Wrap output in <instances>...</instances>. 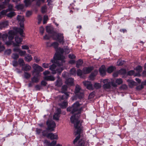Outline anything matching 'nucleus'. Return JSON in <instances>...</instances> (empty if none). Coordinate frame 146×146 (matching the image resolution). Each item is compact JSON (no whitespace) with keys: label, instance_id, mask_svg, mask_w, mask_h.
Returning a JSON list of instances; mask_svg holds the SVG:
<instances>
[{"label":"nucleus","instance_id":"nucleus-1","mask_svg":"<svg viewBox=\"0 0 146 146\" xmlns=\"http://www.w3.org/2000/svg\"><path fill=\"white\" fill-rule=\"evenodd\" d=\"M80 106L79 102L77 101L74 103L71 106H69L67 108V111L71 112L72 114H73L76 111H78L77 113L74 114L71 116L70 119L71 122L74 124V127L75 129H77L75 135L78 134L80 135L81 129L80 127V125H79L80 121L78 120V118L76 117V115H80L81 113V111L82 109V107L79 108Z\"/></svg>","mask_w":146,"mask_h":146},{"label":"nucleus","instance_id":"nucleus-2","mask_svg":"<svg viewBox=\"0 0 146 146\" xmlns=\"http://www.w3.org/2000/svg\"><path fill=\"white\" fill-rule=\"evenodd\" d=\"M64 59V55H54L53 59L51 60V62L53 64L50 66L49 68V69L52 71V74H56L55 69L56 66L54 63L56 64L58 66H62L65 62Z\"/></svg>","mask_w":146,"mask_h":146},{"label":"nucleus","instance_id":"nucleus-3","mask_svg":"<svg viewBox=\"0 0 146 146\" xmlns=\"http://www.w3.org/2000/svg\"><path fill=\"white\" fill-rule=\"evenodd\" d=\"M15 33H17L14 30H11L9 32V41L6 42V44L7 45L12 44L14 46H19V44L22 42V39L18 36H16L15 38V40L16 43H15L13 41H11V40L13 39L14 35L15 34Z\"/></svg>","mask_w":146,"mask_h":146},{"label":"nucleus","instance_id":"nucleus-4","mask_svg":"<svg viewBox=\"0 0 146 146\" xmlns=\"http://www.w3.org/2000/svg\"><path fill=\"white\" fill-rule=\"evenodd\" d=\"M17 20L18 21L20 28L15 27L13 30L17 33H19L22 37L24 36V22L25 21L24 18L23 16L18 15L17 17Z\"/></svg>","mask_w":146,"mask_h":146},{"label":"nucleus","instance_id":"nucleus-5","mask_svg":"<svg viewBox=\"0 0 146 146\" xmlns=\"http://www.w3.org/2000/svg\"><path fill=\"white\" fill-rule=\"evenodd\" d=\"M52 38L54 40H58L60 43L62 42L63 43L64 42L63 34L54 33L52 36Z\"/></svg>","mask_w":146,"mask_h":146},{"label":"nucleus","instance_id":"nucleus-6","mask_svg":"<svg viewBox=\"0 0 146 146\" xmlns=\"http://www.w3.org/2000/svg\"><path fill=\"white\" fill-rule=\"evenodd\" d=\"M46 125L47 127L46 129L47 131H52L54 130V128L56 127V124L54 121H48L46 122Z\"/></svg>","mask_w":146,"mask_h":146},{"label":"nucleus","instance_id":"nucleus-7","mask_svg":"<svg viewBox=\"0 0 146 146\" xmlns=\"http://www.w3.org/2000/svg\"><path fill=\"white\" fill-rule=\"evenodd\" d=\"M12 64L13 66L16 67L18 65L22 67L24 65L25 62L24 60L21 58H19L17 61V60H13L12 61Z\"/></svg>","mask_w":146,"mask_h":146},{"label":"nucleus","instance_id":"nucleus-8","mask_svg":"<svg viewBox=\"0 0 146 146\" xmlns=\"http://www.w3.org/2000/svg\"><path fill=\"white\" fill-rule=\"evenodd\" d=\"M33 68L35 70L34 72H37L38 74L39 72L43 71V69L41 66L36 64H34Z\"/></svg>","mask_w":146,"mask_h":146},{"label":"nucleus","instance_id":"nucleus-9","mask_svg":"<svg viewBox=\"0 0 146 146\" xmlns=\"http://www.w3.org/2000/svg\"><path fill=\"white\" fill-rule=\"evenodd\" d=\"M94 68L93 66L84 67L82 69L83 73L84 74H89L93 70Z\"/></svg>","mask_w":146,"mask_h":146},{"label":"nucleus","instance_id":"nucleus-10","mask_svg":"<svg viewBox=\"0 0 146 146\" xmlns=\"http://www.w3.org/2000/svg\"><path fill=\"white\" fill-rule=\"evenodd\" d=\"M83 84L84 86L86 87V88L89 90H93V85L91 82L88 81H85L83 82Z\"/></svg>","mask_w":146,"mask_h":146},{"label":"nucleus","instance_id":"nucleus-11","mask_svg":"<svg viewBox=\"0 0 146 146\" xmlns=\"http://www.w3.org/2000/svg\"><path fill=\"white\" fill-rule=\"evenodd\" d=\"M47 138L52 140L58 139V138L57 135L56 133H49L48 134Z\"/></svg>","mask_w":146,"mask_h":146},{"label":"nucleus","instance_id":"nucleus-12","mask_svg":"<svg viewBox=\"0 0 146 146\" xmlns=\"http://www.w3.org/2000/svg\"><path fill=\"white\" fill-rule=\"evenodd\" d=\"M99 72L101 75L105 76L106 75V68L105 66L104 65L102 66L99 69Z\"/></svg>","mask_w":146,"mask_h":146},{"label":"nucleus","instance_id":"nucleus-13","mask_svg":"<svg viewBox=\"0 0 146 146\" xmlns=\"http://www.w3.org/2000/svg\"><path fill=\"white\" fill-rule=\"evenodd\" d=\"M9 25V22L7 21L0 22V29H2L7 27Z\"/></svg>","mask_w":146,"mask_h":146},{"label":"nucleus","instance_id":"nucleus-14","mask_svg":"<svg viewBox=\"0 0 146 146\" xmlns=\"http://www.w3.org/2000/svg\"><path fill=\"white\" fill-rule=\"evenodd\" d=\"M13 51L14 52L19 54L20 55H25L26 53L25 51H22L18 48H14L13 49Z\"/></svg>","mask_w":146,"mask_h":146},{"label":"nucleus","instance_id":"nucleus-15","mask_svg":"<svg viewBox=\"0 0 146 146\" xmlns=\"http://www.w3.org/2000/svg\"><path fill=\"white\" fill-rule=\"evenodd\" d=\"M74 79L72 78L66 79L65 81L66 84L68 86H72L74 84Z\"/></svg>","mask_w":146,"mask_h":146},{"label":"nucleus","instance_id":"nucleus-16","mask_svg":"<svg viewBox=\"0 0 146 146\" xmlns=\"http://www.w3.org/2000/svg\"><path fill=\"white\" fill-rule=\"evenodd\" d=\"M31 66L27 64H25L22 67V70L26 72L29 71L31 70Z\"/></svg>","mask_w":146,"mask_h":146},{"label":"nucleus","instance_id":"nucleus-17","mask_svg":"<svg viewBox=\"0 0 146 146\" xmlns=\"http://www.w3.org/2000/svg\"><path fill=\"white\" fill-rule=\"evenodd\" d=\"M98 71L96 70H95L90 74L89 76V78L90 80H94V77L96 76L97 73Z\"/></svg>","mask_w":146,"mask_h":146},{"label":"nucleus","instance_id":"nucleus-18","mask_svg":"<svg viewBox=\"0 0 146 146\" xmlns=\"http://www.w3.org/2000/svg\"><path fill=\"white\" fill-rule=\"evenodd\" d=\"M127 82H129V86L130 87L132 88L134 86L137 85V83L133 80H128Z\"/></svg>","mask_w":146,"mask_h":146},{"label":"nucleus","instance_id":"nucleus-19","mask_svg":"<svg viewBox=\"0 0 146 146\" xmlns=\"http://www.w3.org/2000/svg\"><path fill=\"white\" fill-rule=\"evenodd\" d=\"M44 79L46 81H53L55 79L54 76H45L44 78Z\"/></svg>","mask_w":146,"mask_h":146},{"label":"nucleus","instance_id":"nucleus-20","mask_svg":"<svg viewBox=\"0 0 146 146\" xmlns=\"http://www.w3.org/2000/svg\"><path fill=\"white\" fill-rule=\"evenodd\" d=\"M83 63V61L82 60L79 59L76 61V67L78 68H79L80 66H82Z\"/></svg>","mask_w":146,"mask_h":146},{"label":"nucleus","instance_id":"nucleus-21","mask_svg":"<svg viewBox=\"0 0 146 146\" xmlns=\"http://www.w3.org/2000/svg\"><path fill=\"white\" fill-rule=\"evenodd\" d=\"M103 87L105 89H110L111 87V83L110 81L109 82L104 84L103 86Z\"/></svg>","mask_w":146,"mask_h":146},{"label":"nucleus","instance_id":"nucleus-22","mask_svg":"<svg viewBox=\"0 0 146 146\" xmlns=\"http://www.w3.org/2000/svg\"><path fill=\"white\" fill-rule=\"evenodd\" d=\"M67 86L65 85H63L62 86L61 89V93H68L66 92L67 90Z\"/></svg>","mask_w":146,"mask_h":146},{"label":"nucleus","instance_id":"nucleus-23","mask_svg":"<svg viewBox=\"0 0 146 146\" xmlns=\"http://www.w3.org/2000/svg\"><path fill=\"white\" fill-rule=\"evenodd\" d=\"M68 105V103L67 101H64L60 104V107L62 108H66Z\"/></svg>","mask_w":146,"mask_h":146},{"label":"nucleus","instance_id":"nucleus-24","mask_svg":"<svg viewBox=\"0 0 146 146\" xmlns=\"http://www.w3.org/2000/svg\"><path fill=\"white\" fill-rule=\"evenodd\" d=\"M75 94V96L79 99H82L84 98V94L82 92H79Z\"/></svg>","mask_w":146,"mask_h":146},{"label":"nucleus","instance_id":"nucleus-25","mask_svg":"<svg viewBox=\"0 0 146 146\" xmlns=\"http://www.w3.org/2000/svg\"><path fill=\"white\" fill-rule=\"evenodd\" d=\"M81 90V88L78 85H76L75 87L74 90V93L75 94L79 93L80 91Z\"/></svg>","mask_w":146,"mask_h":146},{"label":"nucleus","instance_id":"nucleus-26","mask_svg":"<svg viewBox=\"0 0 146 146\" xmlns=\"http://www.w3.org/2000/svg\"><path fill=\"white\" fill-rule=\"evenodd\" d=\"M114 68L115 67L113 66H111L107 68V71L108 73H111L114 70Z\"/></svg>","mask_w":146,"mask_h":146},{"label":"nucleus","instance_id":"nucleus-27","mask_svg":"<svg viewBox=\"0 0 146 146\" xmlns=\"http://www.w3.org/2000/svg\"><path fill=\"white\" fill-rule=\"evenodd\" d=\"M58 79L57 80L56 82V86L58 87H60L62 84V81L59 79V77L58 76Z\"/></svg>","mask_w":146,"mask_h":146},{"label":"nucleus","instance_id":"nucleus-28","mask_svg":"<svg viewBox=\"0 0 146 146\" xmlns=\"http://www.w3.org/2000/svg\"><path fill=\"white\" fill-rule=\"evenodd\" d=\"M63 70L64 69L60 67L57 68L55 71L56 74L57 73L58 75L60 74Z\"/></svg>","mask_w":146,"mask_h":146},{"label":"nucleus","instance_id":"nucleus-29","mask_svg":"<svg viewBox=\"0 0 146 146\" xmlns=\"http://www.w3.org/2000/svg\"><path fill=\"white\" fill-rule=\"evenodd\" d=\"M70 73L71 75L75 76L76 74V70L74 68H72L70 70Z\"/></svg>","mask_w":146,"mask_h":146},{"label":"nucleus","instance_id":"nucleus-30","mask_svg":"<svg viewBox=\"0 0 146 146\" xmlns=\"http://www.w3.org/2000/svg\"><path fill=\"white\" fill-rule=\"evenodd\" d=\"M57 52L59 54H62L64 52V48L63 49L60 48H57L56 50Z\"/></svg>","mask_w":146,"mask_h":146},{"label":"nucleus","instance_id":"nucleus-31","mask_svg":"<svg viewBox=\"0 0 146 146\" xmlns=\"http://www.w3.org/2000/svg\"><path fill=\"white\" fill-rule=\"evenodd\" d=\"M119 73L121 75H125L126 74V70L125 69L121 68L118 71Z\"/></svg>","mask_w":146,"mask_h":146},{"label":"nucleus","instance_id":"nucleus-32","mask_svg":"<svg viewBox=\"0 0 146 146\" xmlns=\"http://www.w3.org/2000/svg\"><path fill=\"white\" fill-rule=\"evenodd\" d=\"M64 94L62 95L61 98V99L62 100H64V101L66 100L67 99L69 96V95L68 93H64Z\"/></svg>","mask_w":146,"mask_h":146},{"label":"nucleus","instance_id":"nucleus-33","mask_svg":"<svg viewBox=\"0 0 146 146\" xmlns=\"http://www.w3.org/2000/svg\"><path fill=\"white\" fill-rule=\"evenodd\" d=\"M39 80V79L37 77L34 76L31 78V81L33 83H37L38 82Z\"/></svg>","mask_w":146,"mask_h":146},{"label":"nucleus","instance_id":"nucleus-34","mask_svg":"<svg viewBox=\"0 0 146 146\" xmlns=\"http://www.w3.org/2000/svg\"><path fill=\"white\" fill-rule=\"evenodd\" d=\"M25 60L27 62H30L32 59V57L31 55H25Z\"/></svg>","mask_w":146,"mask_h":146},{"label":"nucleus","instance_id":"nucleus-35","mask_svg":"<svg viewBox=\"0 0 146 146\" xmlns=\"http://www.w3.org/2000/svg\"><path fill=\"white\" fill-rule=\"evenodd\" d=\"M2 38L3 39V40L5 42V44H6V42H8L7 41V38L8 37V35L7 34H3L2 36ZM9 41H8V42Z\"/></svg>","mask_w":146,"mask_h":146},{"label":"nucleus","instance_id":"nucleus-36","mask_svg":"<svg viewBox=\"0 0 146 146\" xmlns=\"http://www.w3.org/2000/svg\"><path fill=\"white\" fill-rule=\"evenodd\" d=\"M16 15L14 12H10L6 14V15L8 17H12Z\"/></svg>","mask_w":146,"mask_h":146},{"label":"nucleus","instance_id":"nucleus-37","mask_svg":"<svg viewBox=\"0 0 146 146\" xmlns=\"http://www.w3.org/2000/svg\"><path fill=\"white\" fill-rule=\"evenodd\" d=\"M135 70L138 72H141L142 71L143 68L141 66L138 65L136 67Z\"/></svg>","mask_w":146,"mask_h":146},{"label":"nucleus","instance_id":"nucleus-38","mask_svg":"<svg viewBox=\"0 0 146 146\" xmlns=\"http://www.w3.org/2000/svg\"><path fill=\"white\" fill-rule=\"evenodd\" d=\"M46 31L48 33H51L52 32V28L50 27L47 26L46 27Z\"/></svg>","mask_w":146,"mask_h":146},{"label":"nucleus","instance_id":"nucleus-39","mask_svg":"<svg viewBox=\"0 0 146 146\" xmlns=\"http://www.w3.org/2000/svg\"><path fill=\"white\" fill-rule=\"evenodd\" d=\"M32 1L31 0H24V3L26 6L30 5Z\"/></svg>","mask_w":146,"mask_h":146},{"label":"nucleus","instance_id":"nucleus-40","mask_svg":"<svg viewBox=\"0 0 146 146\" xmlns=\"http://www.w3.org/2000/svg\"><path fill=\"white\" fill-rule=\"evenodd\" d=\"M24 76L25 78L27 79H29L31 76L30 74L26 72H24Z\"/></svg>","mask_w":146,"mask_h":146},{"label":"nucleus","instance_id":"nucleus-41","mask_svg":"<svg viewBox=\"0 0 146 146\" xmlns=\"http://www.w3.org/2000/svg\"><path fill=\"white\" fill-rule=\"evenodd\" d=\"M83 71L80 69H78L77 70L76 73L78 76H81L82 75Z\"/></svg>","mask_w":146,"mask_h":146},{"label":"nucleus","instance_id":"nucleus-42","mask_svg":"<svg viewBox=\"0 0 146 146\" xmlns=\"http://www.w3.org/2000/svg\"><path fill=\"white\" fill-rule=\"evenodd\" d=\"M60 117V115L58 113H55L53 115V118L56 120H58Z\"/></svg>","mask_w":146,"mask_h":146},{"label":"nucleus","instance_id":"nucleus-43","mask_svg":"<svg viewBox=\"0 0 146 146\" xmlns=\"http://www.w3.org/2000/svg\"><path fill=\"white\" fill-rule=\"evenodd\" d=\"M115 82L118 85H119L123 83V81L121 78H119L117 79L115 81Z\"/></svg>","mask_w":146,"mask_h":146},{"label":"nucleus","instance_id":"nucleus-44","mask_svg":"<svg viewBox=\"0 0 146 146\" xmlns=\"http://www.w3.org/2000/svg\"><path fill=\"white\" fill-rule=\"evenodd\" d=\"M145 85L143 84V83L142 82L141 85L137 86L136 87V89L137 90H140L144 88V86Z\"/></svg>","mask_w":146,"mask_h":146},{"label":"nucleus","instance_id":"nucleus-45","mask_svg":"<svg viewBox=\"0 0 146 146\" xmlns=\"http://www.w3.org/2000/svg\"><path fill=\"white\" fill-rule=\"evenodd\" d=\"M94 87L96 89H99L101 87V86L99 83H95L94 85Z\"/></svg>","mask_w":146,"mask_h":146},{"label":"nucleus","instance_id":"nucleus-46","mask_svg":"<svg viewBox=\"0 0 146 146\" xmlns=\"http://www.w3.org/2000/svg\"><path fill=\"white\" fill-rule=\"evenodd\" d=\"M58 43L56 42H54L51 44L52 46H53L55 48V50H56L57 48H58Z\"/></svg>","mask_w":146,"mask_h":146},{"label":"nucleus","instance_id":"nucleus-47","mask_svg":"<svg viewBox=\"0 0 146 146\" xmlns=\"http://www.w3.org/2000/svg\"><path fill=\"white\" fill-rule=\"evenodd\" d=\"M46 130H44L42 131V136L44 137H46L47 138V135H48V133L47 132V131Z\"/></svg>","mask_w":146,"mask_h":146},{"label":"nucleus","instance_id":"nucleus-48","mask_svg":"<svg viewBox=\"0 0 146 146\" xmlns=\"http://www.w3.org/2000/svg\"><path fill=\"white\" fill-rule=\"evenodd\" d=\"M70 51V49L67 47H64V52H65L66 54H68L69 53Z\"/></svg>","mask_w":146,"mask_h":146},{"label":"nucleus","instance_id":"nucleus-49","mask_svg":"<svg viewBox=\"0 0 146 146\" xmlns=\"http://www.w3.org/2000/svg\"><path fill=\"white\" fill-rule=\"evenodd\" d=\"M42 129L36 128V134L37 135H39L41 133H42Z\"/></svg>","mask_w":146,"mask_h":146},{"label":"nucleus","instance_id":"nucleus-50","mask_svg":"<svg viewBox=\"0 0 146 146\" xmlns=\"http://www.w3.org/2000/svg\"><path fill=\"white\" fill-rule=\"evenodd\" d=\"M8 10V11H14V9L13 8V6L12 5L9 4V5L8 8L7 9Z\"/></svg>","mask_w":146,"mask_h":146},{"label":"nucleus","instance_id":"nucleus-51","mask_svg":"<svg viewBox=\"0 0 146 146\" xmlns=\"http://www.w3.org/2000/svg\"><path fill=\"white\" fill-rule=\"evenodd\" d=\"M50 65L49 63H43L42 64V66L45 68H48L50 67Z\"/></svg>","mask_w":146,"mask_h":146},{"label":"nucleus","instance_id":"nucleus-52","mask_svg":"<svg viewBox=\"0 0 146 146\" xmlns=\"http://www.w3.org/2000/svg\"><path fill=\"white\" fill-rule=\"evenodd\" d=\"M48 17L47 15H44V19L43 23L44 24H45L46 23L47 21L48 20Z\"/></svg>","mask_w":146,"mask_h":146},{"label":"nucleus","instance_id":"nucleus-53","mask_svg":"<svg viewBox=\"0 0 146 146\" xmlns=\"http://www.w3.org/2000/svg\"><path fill=\"white\" fill-rule=\"evenodd\" d=\"M134 72H135L134 70H130L127 72V74L128 75L131 76L134 74Z\"/></svg>","mask_w":146,"mask_h":146},{"label":"nucleus","instance_id":"nucleus-54","mask_svg":"<svg viewBox=\"0 0 146 146\" xmlns=\"http://www.w3.org/2000/svg\"><path fill=\"white\" fill-rule=\"evenodd\" d=\"M11 49H8L5 51V54L6 55L9 54L11 53Z\"/></svg>","mask_w":146,"mask_h":146},{"label":"nucleus","instance_id":"nucleus-55","mask_svg":"<svg viewBox=\"0 0 146 146\" xmlns=\"http://www.w3.org/2000/svg\"><path fill=\"white\" fill-rule=\"evenodd\" d=\"M47 7L46 6L42 7L41 9V11L42 13H45L46 11Z\"/></svg>","mask_w":146,"mask_h":146},{"label":"nucleus","instance_id":"nucleus-56","mask_svg":"<svg viewBox=\"0 0 146 146\" xmlns=\"http://www.w3.org/2000/svg\"><path fill=\"white\" fill-rule=\"evenodd\" d=\"M95 92H91L89 95V97L90 98H93L95 96Z\"/></svg>","mask_w":146,"mask_h":146},{"label":"nucleus","instance_id":"nucleus-57","mask_svg":"<svg viewBox=\"0 0 146 146\" xmlns=\"http://www.w3.org/2000/svg\"><path fill=\"white\" fill-rule=\"evenodd\" d=\"M5 49V47L2 44L1 42H0V52L3 51Z\"/></svg>","mask_w":146,"mask_h":146},{"label":"nucleus","instance_id":"nucleus-58","mask_svg":"<svg viewBox=\"0 0 146 146\" xmlns=\"http://www.w3.org/2000/svg\"><path fill=\"white\" fill-rule=\"evenodd\" d=\"M56 144V141H53L50 143V146H55Z\"/></svg>","mask_w":146,"mask_h":146},{"label":"nucleus","instance_id":"nucleus-59","mask_svg":"<svg viewBox=\"0 0 146 146\" xmlns=\"http://www.w3.org/2000/svg\"><path fill=\"white\" fill-rule=\"evenodd\" d=\"M8 10H3L1 12V14L2 15H4L7 14V13L8 12Z\"/></svg>","mask_w":146,"mask_h":146},{"label":"nucleus","instance_id":"nucleus-60","mask_svg":"<svg viewBox=\"0 0 146 146\" xmlns=\"http://www.w3.org/2000/svg\"><path fill=\"white\" fill-rule=\"evenodd\" d=\"M44 144H46V145L47 146H50V142L47 140H45L44 142Z\"/></svg>","mask_w":146,"mask_h":146},{"label":"nucleus","instance_id":"nucleus-61","mask_svg":"<svg viewBox=\"0 0 146 146\" xmlns=\"http://www.w3.org/2000/svg\"><path fill=\"white\" fill-rule=\"evenodd\" d=\"M19 55H12V58L14 59V60H17L19 58Z\"/></svg>","mask_w":146,"mask_h":146},{"label":"nucleus","instance_id":"nucleus-62","mask_svg":"<svg viewBox=\"0 0 146 146\" xmlns=\"http://www.w3.org/2000/svg\"><path fill=\"white\" fill-rule=\"evenodd\" d=\"M47 84V82L44 80H42L41 82V85L44 86H46Z\"/></svg>","mask_w":146,"mask_h":146},{"label":"nucleus","instance_id":"nucleus-63","mask_svg":"<svg viewBox=\"0 0 146 146\" xmlns=\"http://www.w3.org/2000/svg\"><path fill=\"white\" fill-rule=\"evenodd\" d=\"M117 65L119 66H122L123 64V62L122 61H118L117 62Z\"/></svg>","mask_w":146,"mask_h":146},{"label":"nucleus","instance_id":"nucleus-64","mask_svg":"<svg viewBox=\"0 0 146 146\" xmlns=\"http://www.w3.org/2000/svg\"><path fill=\"white\" fill-rule=\"evenodd\" d=\"M79 146H84V143L83 141H80L78 143Z\"/></svg>","mask_w":146,"mask_h":146}]
</instances>
